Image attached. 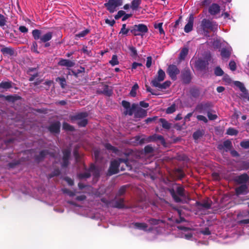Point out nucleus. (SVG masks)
<instances>
[{
    "mask_svg": "<svg viewBox=\"0 0 249 249\" xmlns=\"http://www.w3.org/2000/svg\"><path fill=\"white\" fill-rule=\"evenodd\" d=\"M120 167L121 171H124L126 168L128 170L131 168V165L129 164L127 158H118L112 161L107 171V175L111 176L117 174L119 172V167Z\"/></svg>",
    "mask_w": 249,
    "mask_h": 249,
    "instance_id": "1",
    "label": "nucleus"
},
{
    "mask_svg": "<svg viewBox=\"0 0 249 249\" xmlns=\"http://www.w3.org/2000/svg\"><path fill=\"white\" fill-rule=\"evenodd\" d=\"M171 196L174 201L176 203H180L182 202L181 197L185 198V190L180 184L174 183L171 186L166 188Z\"/></svg>",
    "mask_w": 249,
    "mask_h": 249,
    "instance_id": "2",
    "label": "nucleus"
},
{
    "mask_svg": "<svg viewBox=\"0 0 249 249\" xmlns=\"http://www.w3.org/2000/svg\"><path fill=\"white\" fill-rule=\"evenodd\" d=\"M165 78V72L162 69H160L158 71V74L151 81V84L153 87L158 88L159 89H165L170 86L171 82L167 80L162 84H160V83L163 81Z\"/></svg>",
    "mask_w": 249,
    "mask_h": 249,
    "instance_id": "3",
    "label": "nucleus"
},
{
    "mask_svg": "<svg viewBox=\"0 0 249 249\" xmlns=\"http://www.w3.org/2000/svg\"><path fill=\"white\" fill-rule=\"evenodd\" d=\"M33 38L35 40L39 39V43H45L44 47L45 48L49 47L51 44L50 42H48L53 37V33L51 32H48L46 34L43 35L42 32L38 29H34L32 32Z\"/></svg>",
    "mask_w": 249,
    "mask_h": 249,
    "instance_id": "4",
    "label": "nucleus"
},
{
    "mask_svg": "<svg viewBox=\"0 0 249 249\" xmlns=\"http://www.w3.org/2000/svg\"><path fill=\"white\" fill-rule=\"evenodd\" d=\"M148 29L147 26L144 24H139L134 25L130 28V32L134 36H143L147 33Z\"/></svg>",
    "mask_w": 249,
    "mask_h": 249,
    "instance_id": "5",
    "label": "nucleus"
},
{
    "mask_svg": "<svg viewBox=\"0 0 249 249\" xmlns=\"http://www.w3.org/2000/svg\"><path fill=\"white\" fill-rule=\"evenodd\" d=\"M213 105L211 102H202L198 104L195 107V111L202 114H207L213 108Z\"/></svg>",
    "mask_w": 249,
    "mask_h": 249,
    "instance_id": "6",
    "label": "nucleus"
},
{
    "mask_svg": "<svg viewBox=\"0 0 249 249\" xmlns=\"http://www.w3.org/2000/svg\"><path fill=\"white\" fill-rule=\"evenodd\" d=\"M123 3V0H108L107 2L104 3V6L109 13H113L118 6L122 5Z\"/></svg>",
    "mask_w": 249,
    "mask_h": 249,
    "instance_id": "7",
    "label": "nucleus"
},
{
    "mask_svg": "<svg viewBox=\"0 0 249 249\" xmlns=\"http://www.w3.org/2000/svg\"><path fill=\"white\" fill-rule=\"evenodd\" d=\"M201 26L203 31H205L206 29H209L211 31L215 32L217 29V24L215 22H212L205 18L202 20Z\"/></svg>",
    "mask_w": 249,
    "mask_h": 249,
    "instance_id": "8",
    "label": "nucleus"
},
{
    "mask_svg": "<svg viewBox=\"0 0 249 249\" xmlns=\"http://www.w3.org/2000/svg\"><path fill=\"white\" fill-rule=\"evenodd\" d=\"M166 72L171 79L175 81L177 78V75L180 73V70L176 65L170 64L168 66Z\"/></svg>",
    "mask_w": 249,
    "mask_h": 249,
    "instance_id": "9",
    "label": "nucleus"
},
{
    "mask_svg": "<svg viewBox=\"0 0 249 249\" xmlns=\"http://www.w3.org/2000/svg\"><path fill=\"white\" fill-rule=\"evenodd\" d=\"M63 157L61 167L66 168L70 164L69 160L71 155V151L70 149H65L62 150Z\"/></svg>",
    "mask_w": 249,
    "mask_h": 249,
    "instance_id": "10",
    "label": "nucleus"
},
{
    "mask_svg": "<svg viewBox=\"0 0 249 249\" xmlns=\"http://www.w3.org/2000/svg\"><path fill=\"white\" fill-rule=\"evenodd\" d=\"M210 59L211 56H209L206 60L199 59L196 62V68L201 71L205 70L209 65Z\"/></svg>",
    "mask_w": 249,
    "mask_h": 249,
    "instance_id": "11",
    "label": "nucleus"
},
{
    "mask_svg": "<svg viewBox=\"0 0 249 249\" xmlns=\"http://www.w3.org/2000/svg\"><path fill=\"white\" fill-rule=\"evenodd\" d=\"M181 78L183 83L188 84L190 83L192 76L190 70L188 68H185L182 71Z\"/></svg>",
    "mask_w": 249,
    "mask_h": 249,
    "instance_id": "12",
    "label": "nucleus"
},
{
    "mask_svg": "<svg viewBox=\"0 0 249 249\" xmlns=\"http://www.w3.org/2000/svg\"><path fill=\"white\" fill-rule=\"evenodd\" d=\"M212 202L211 200L203 201L201 202L200 201H196L195 206L197 207L199 210H201L202 208L205 209H209L211 208Z\"/></svg>",
    "mask_w": 249,
    "mask_h": 249,
    "instance_id": "13",
    "label": "nucleus"
},
{
    "mask_svg": "<svg viewBox=\"0 0 249 249\" xmlns=\"http://www.w3.org/2000/svg\"><path fill=\"white\" fill-rule=\"evenodd\" d=\"M112 203L111 204V208H117L119 209H124L125 208L124 203V199L123 198H120L118 199L115 200H112Z\"/></svg>",
    "mask_w": 249,
    "mask_h": 249,
    "instance_id": "14",
    "label": "nucleus"
},
{
    "mask_svg": "<svg viewBox=\"0 0 249 249\" xmlns=\"http://www.w3.org/2000/svg\"><path fill=\"white\" fill-rule=\"evenodd\" d=\"M49 154L50 152L48 150H42L38 154L35 156V160L37 162H40L43 161L46 156Z\"/></svg>",
    "mask_w": 249,
    "mask_h": 249,
    "instance_id": "15",
    "label": "nucleus"
},
{
    "mask_svg": "<svg viewBox=\"0 0 249 249\" xmlns=\"http://www.w3.org/2000/svg\"><path fill=\"white\" fill-rule=\"evenodd\" d=\"M194 17L192 14L189 15L188 22L184 27V32L186 33L190 32L193 30Z\"/></svg>",
    "mask_w": 249,
    "mask_h": 249,
    "instance_id": "16",
    "label": "nucleus"
},
{
    "mask_svg": "<svg viewBox=\"0 0 249 249\" xmlns=\"http://www.w3.org/2000/svg\"><path fill=\"white\" fill-rule=\"evenodd\" d=\"M159 141L161 144L164 145L166 144L164 137L160 135L154 134L148 137V142H156Z\"/></svg>",
    "mask_w": 249,
    "mask_h": 249,
    "instance_id": "17",
    "label": "nucleus"
},
{
    "mask_svg": "<svg viewBox=\"0 0 249 249\" xmlns=\"http://www.w3.org/2000/svg\"><path fill=\"white\" fill-rule=\"evenodd\" d=\"M75 64L74 61L69 59L61 58L58 63V65L60 66H65L69 69V68L73 67Z\"/></svg>",
    "mask_w": 249,
    "mask_h": 249,
    "instance_id": "18",
    "label": "nucleus"
},
{
    "mask_svg": "<svg viewBox=\"0 0 249 249\" xmlns=\"http://www.w3.org/2000/svg\"><path fill=\"white\" fill-rule=\"evenodd\" d=\"M2 48L0 50L1 53L4 56H13L15 54V50L11 47H5L1 46Z\"/></svg>",
    "mask_w": 249,
    "mask_h": 249,
    "instance_id": "19",
    "label": "nucleus"
},
{
    "mask_svg": "<svg viewBox=\"0 0 249 249\" xmlns=\"http://www.w3.org/2000/svg\"><path fill=\"white\" fill-rule=\"evenodd\" d=\"M60 123L58 121L50 124L48 127V130L52 133L58 134L60 132Z\"/></svg>",
    "mask_w": 249,
    "mask_h": 249,
    "instance_id": "20",
    "label": "nucleus"
},
{
    "mask_svg": "<svg viewBox=\"0 0 249 249\" xmlns=\"http://www.w3.org/2000/svg\"><path fill=\"white\" fill-rule=\"evenodd\" d=\"M232 143L230 140H227L225 141L223 144H219L217 146V148L222 150L224 149H225V151L227 152L228 151L231 150L232 148Z\"/></svg>",
    "mask_w": 249,
    "mask_h": 249,
    "instance_id": "21",
    "label": "nucleus"
},
{
    "mask_svg": "<svg viewBox=\"0 0 249 249\" xmlns=\"http://www.w3.org/2000/svg\"><path fill=\"white\" fill-rule=\"evenodd\" d=\"M249 180V176L246 173H244L236 177L235 181L238 184L246 183Z\"/></svg>",
    "mask_w": 249,
    "mask_h": 249,
    "instance_id": "22",
    "label": "nucleus"
},
{
    "mask_svg": "<svg viewBox=\"0 0 249 249\" xmlns=\"http://www.w3.org/2000/svg\"><path fill=\"white\" fill-rule=\"evenodd\" d=\"M209 13L211 15H215L220 11V7L217 3H213L209 8Z\"/></svg>",
    "mask_w": 249,
    "mask_h": 249,
    "instance_id": "23",
    "label": "nucleus"
},
{
    "mask_svg": "<svg viewBox=\"0 0 249 249\" xmlns=\"http://www.w3.org/2000/svg\"><path fill=\"white\" fill-rule=\"evenodd\" d=\"M88 116V113L86 112H80L74 115L71 116L70 118L71 121L81 120L86 118Z\"/></svg>",
    "mask_w": 249,
    "mask_h": 249,
    "instance_id": "24",
    "label": "nucleus"
},
{
    "mask_svg": "<svg viewBox=\"0 0 249 249\" xmlns=\"http://www.w3.org/2000/svg\"><path fill=\"white\" fill-rule=\"evenodd\" d=\"M89 171L92 173L94 178H98L100 177V170L94 164H92L90 165Z\"/></svg>",
    "mask_w": 249,
    "mask_h": 249,
    "instance_id": "25",
    "label": "nucleus"
},
{
    "mask_svg": "<svg viewBox=\"0 0 249 249\" xmlns=\"http://www.w3.org/2000/svg\"><path fill=\"white\" fill-rule=\"evenodd\" d=\"M147 115V111L142 108H139L134 113V117L135 118H143Z\"/></svg>",
    "mask_w": 249,
    "mask_h": 249,
    "instance_id": "26",
    "label": "nucleus"
},
{
    "mask_svg": "<svg viewBox=\"0 0 249 249\" xmlns=\"http://www.w3.org/2000/svg\"><path fill=\"white\" fill-rule=\"evenodd\" d=\"M231 50L223 48L221 50V55L223 59H229L231 55Z\"/></svg>",
    "mask_w": 249,
    "mask_h": 249,
    "instance_id": "27",
    "label": "nucleus"
},
{
    "mask_svg": "<svg viewBox=\"0 0 249 249\" xmlns=\"http://www.w3.org/2000/svg\"><path fill=\"white\" fill-rule=\"evenodd\" d=\"M247 189V185L245 184H244L236 188L235 189V192L237 195H242L246 192Z\"/></svg>",
    "mask_w": 249,
    "mask_h": 249,
    "instance_id": "28",
    "label": "nucleus"
},
{
    "mask_svg": "<svg viewBox=\"0 0 249 249\" xmlns=\"http://www.w3.org/2000/svg\"><path fill=\"white\" fill-rule=\"evenodd\" d=\"M190 93L192 97L196 99L198 98L200 94V90L197 88H191L190 90Z\"/></svg>",
    "mask_w": 249,
    "mask_h": 249,
    "instance_id": "29",
    "label": "nucleus"
},
{
    "mask_svg": "<svg viewBox=\"0 0 249 249\" xmlns=\"http://www.w3.org/2000/svg\"><path fill=\"white\" fill-rule=\"evenodd\" d=\"M189 50L187 47H183L179 54L178 58L179 60H184L188 53Z\"/></svg>",
    "mask_w": 249,
    "mask_h": 249,
    "instance_id": "30",
    "label": "nucleus"
},
{
    "mask_svg": "<svg viewBox=\"0 0 249 249\" xmlns=\"http://www.w3.org/2000/svg\"><path fill=\"white\" fill-rule=\"evenodd\" d=\"M135 142L138 144L142 145L145 142H148V137L147 138H143L142 137L140 136H137L135 137Z\"/></svg>",
    "mask_w": 249,
    "mask_h": 249,
    "instance_id": "31",
    "label": "nucleus"
},
{
    "mask_svg": "<svg viewBox=\"0 0 249 249\" xmlns=\"http://www.w3.org/2000/svg\"><path fill=\"white\" fill-rule=\"evenodd\" d=\"M159 122L161 123L162 127L166 129H169L171 127V124L164 118H160Z\"/></svg>",
    "mask_w": 249,
    "mask_h": 249,
    "instance_id": "32",
    "label": "nucleus"
},
{
    "mask_svg": "<svg viewBox=\"0 0 249 249\" xmlns=\"http://www.w3.org/2000/svg\"><path fill=\"white\" fill-rule=\"evenodd\" d=\"M134 226L135 228H138L139 229L142 230L144 231H147V228L148 227L147 225L145 223H139V222H135L134 223Z\"/></svg>",
    "mask_w": 249,
    "mask_h": 249,
    "instance_id": "33",
    "label": "nucleus"
},
{
    "mask_svg": "<svg viewBox=\"0 0 249 249\" xmlns=\"http://www.w3.org/2000/svg\"><path fill=\"white\" fill-rule=\"evenodd\" d=\"M204 134V131L203 130H197L193 133V137L194 140H197L202 137Z\"/></svg>",
    "mask_w": 249,
    "mask_h": 249,
    "instance_id": "34",
    "label": "nucleus"
},
{
    "mask_svg": "<svg viewBox=\"0 0 249 249\" xmlns=\"http://www.w3.org/2000/svg\"><path fill=\"white\" fill-rule=\"evenodd\" d=\"M142 3V0H133L131 2L130 8L133 10H137Z\"/></svg>",
    "mask_w": 249,
    "mask_h": 249,
    "instance_id": "35",
    "label": "nucleus"
},
{
    "mask_svg": "<svg viewBox=\"0 0 249 249\" xmlns=\"http://www.w3.org/2000/svg\"><path fill=\"white\" fill-rule=\"evenodd\" d=\"M105 148L109 151H111L113 153L115 154H118L119 152L118 149L115 147L112 146L110 143H107L105 144Z\"/></svg>",
    "mask_w": 249,
    "mask_h": 249,
    "instance_id": "36",
    "label": "nucleus"
},
{
    "mask_svg": "<svg viewBox=\"0 0 249 249\" xmlns=\"http://www.w3.org/2000/svg\"><path fill=\"white\" fill-rule=\"evenodd\" d=\"M20 99V97L17 95H7L5 96V100L12 103H14Z\"/></svg>",
    "mask_w": 249,
    "mask_h": 249,
    "instance_id": "37",
    "label": "nucleus"
},
{
    "mask_svg": "<svg viewBox=\"0 0 249 249\" xmlns=\"http://www.w3.org/2000/svg\"><path fill=\"white\" fill-rule=\"evenodd\" d=\"M137 105L135 104H133L132 105L131 107H130L129 108L126 109V110L124 112V114L125 115L128 114L129 116L132 115L134 113V110H136L137 108Z\"/></svg>",
    "mask_w": 249,
    "mask_h": 249,
    "instance_id": "38",
    "label": "nucleus"
},
{
    "mask_svg": "<svg viewBox=\"0 0 249 249\" xmlns=\"http://www.w3.org/2000/svg\"><path fill=\"white\" fill-rule=\"evenodd\" d=\"M128 48L130 51V56L133 58L136 57L138 55V53L136 48L132 45H129Z\"/></svg>",
    "mask_w": 249,
    "mask_h": 249,
    "instance_id": "39",
    "label": "nucleus"
},
{
    "mask_svg": "<svg viewBox=\"0 0 249 249\" xmlns=\"http://www.w3.org/2000/svg\"><path fill=\"white\" fill-rule=\"evenodd\" d=\"M12 82L2 81L0 83V88L7 89L12 88Z\"/></svg>",
    "mask_w": 249,
    "mask_h": 249,
    "instance_id": "40",
    "label": "nucleus"
},
{
    "mask_svg": "<svg viewBox=\"0 0 249 249\" xmlns=\"http://www.w3.org/2000/svg\"><path fill=\"white\" fill-rule=\"evenodd\" d=\"M90 32V30L89 29H86L84 31H82L77 34L75 35V39H77V38H81L85 36Z\"/></svg>",
    "mask_w": 249,
    "mask_h": 249,
    "instance_id": "41",
    "label": "nucleus"
},
{
    "mask_svg": "<svg viewBox=\"0 0 249 249\" xmlns=\"http://www.w3.org/2000/svg\"><path fill=\"white\" fill-rule=\"evenodd\" d=\"M126 192V186H122L120 187L118 192L116 193L115 199L118 197L121 196L125 194Z\"/></svg>",
    "mask_w": 249,
    "mask_h": 249,
    "instance_id": "42",
    "label": "nucleus"
},
{
    "mask_svg": "<svg viewBox=\"0 0 249 249\" xmlns=\"http://www.w3.org/2000/svg\"><path fill=\"white\" fill-rule=\"evenodd\" d=\"M63 129L66 131H74V127L66 122H64L62 124Z\"/></svg>",
    "mask_w": 249,
    "mask_h": 249,
    "instance_id": "43",
    "label": "nucleus"
},
{
    "mask_svg": "<svg viewBox=\"0 0 249 249\" xmlns=\"http://www.w3.org/2000/svg\"><path fill=\"white\" fill-rule=\"evenodd\" d=\"M60 174V171L58 168L55 169L51 174L47 176L48 179H51L54 177L58 176Z\"/></svg>",
    "mask_w": 249,
    "mask_h": 249,
    "instance_id": "44",
    "label": "nucleus"
},
{
    "mask_svg": "<svg viewBox=\"0 0 249 249\" xmlns=\"http://www.w3.org/2000/svg\"><path fill=\"white\" fill-rule=\"evenodd\" d=\"M56 81L59 83L61 87L64 89L66 86V80L64 77H58L56 79Z\"/></svg>",
    "mask_w": 249,
    "mask_h": 249,
    "instance_id": "45",
    "label": "nucleus"
},
{
    "mask_svg": "<svg viewBox=\"0 0 249 249\" xmlns=\"http://www.w3.org/2000/svg\"><path fill=\"white\" fill-rule=\"evenodd\" d=\"M138 88L139 86L137 83L135 84L133 86L129 93L131 96L135 97L136 96V90L138 89Z\"/></svg>",
    "mask_w": 249,
    "mask_h": 249,
    "instance_id": "46",
    "label": "nucleus"
},
{
    "mask_svg": "<svg viewBox=\"0 0 249 249\" xmlns=\"http://www.w3.org/2000/svg\"><path fill=\"white\" fill-rule=\"evenodd\" d=\"M234 84L236 86L239 88L240 91H242V92L245 93V92L247 91V89L245 87L244 84L241 82L235 81Z\"/></svg>",
    "mask_w": 249,
    "mask_h": 249,
    "instance_id": "47",
    "label": "nucleus"
},
{
    "mask_svg": "<svg viewBox=\"0 0 249 249\" xmlns=\"http://www.w3.org/2000/svg\"><path fill=\"white\" fill-rule=\"evenodd\" d=\"M91 176L90 172L89 171L83 173H80L78 175V177L79 179L88 178Z\"/></svg>",
    "mask_w": 249,
    "mask_h": 249,
    "instance_id": "48",
    "label": "nucleus"
},
{
    "mask_svg": "<svg viewBox=\"0 0 249 249\" xmlns=\"http://www.w3.org/2000/svg\"><path fill=\"white\" fill-rule=\"evenodd\" d=\"M214 112L213 108L211 110L209 111L207 113V116L210 120H215L217 118V115L215 114H213L212 112Z\"/></svg>",
    "mask_w": 249,
    "mask_h": 249,
    "instance_id": "49",
    "label": "nucleus"
},
{
    "mask_svg": "<svg viewBox=\"0 0 249 249\" xmlns=\"http://www.w3.org/2000/svg\"><path fill=\"white\" fill-rule=\"evenodd\" d=\"M85 71V68L80 67V69L77 70L76 71L71 70V72L72 74L75 76V77H77L79 73L84 72Z\"/></svg>",
    "mask_w": 249,
    "mask_h": 249,
    "instance_id": "50",
    "label": "nucleus"
},
{
    "mask_svg": "<svg viewBox=\"0 0 249 249\" xmlns=\"http://www.w3.org/2000/svg\"><path fill=\"white\" fill-rule=\"evenodd\" d=\"M102 92L108 96H110L112 94V90L109 89V87L107 85H105Z\"/></svg>",
    "mask_w": 249,
    "mask_h": 249,
    "instance_id": "51",
    "label": "nucleus"
},
{
    "mask_svg": "<svg viewBox=\"0 0 249 249\" xmlns=\"http://www.w3.org/2000/svg\"><path fill=\"white\" fill-rule=\"evenodd\" d=\"M162 24L163 23L160 22L158 24H154V28L155 29H158L159 30V33L160 35H164L165 33L164 31L162 28Z\"/></svg>",
    "mask_w": 249,
    "mask_h": 249,
    "instance_id": "52",
    "label": "nucleus"
},
{
    "mask_svg": "<svg viewBox=\"0 0 249 249\" xmlns=\"http://www.w3.org/2000/svg\"><path fill=\"white\" fill-rule=\"evenodd\" d=\"M148 222L152 225H157L160 223H163V221L155 218H150L148 220Z\"/></svg>",
    "mask_w": 249,
    "mask_h": 249,
    "instance_id": "53",
    "label": "nucleus"
},
{
    "mask_svg": "<svg viewBox=\"0 0 249 249\" xmlns=\"http://www.w3.org/2000/svg\"><path fill=\"white\" fill-rule=\"evenodd\" d=\"M6 18L2 14H0V27L4 29V26L6 25Z\"/></svg>",
    "mask_w": 249,
    "mask_h": 249,
    "instance_id": "54",
    "label": "nucleus"
},
{
    "mask_svg": "<svg viewBox=\"0 0 249 249\" xmlns=\"http://www.w3.org/2000/svg\"><path fill=\"white\" fill-rule=\"evenodd\" d=\"M109 63L113 66L119 64V61L116 55H113L111 59L109 61Z\"/></svg>",
    "mask_w": 249,
    "mask_h": 249,
    "instance_id": "55",
    "label": "nucleus"
},
{
    "mask_svg": "<svg viewBox=\"0 0 249 249\" xmlns=\"http://www.w3.org/2000/svg\"><path fill=\"white\" fill-rule=\"evenodd\" d=\"M214 73L216 76H219L223 75L224 71L220 67L217 66L214 69Z\"/></svg>",
    "mask_w": 249,
    "mask_h": 249,
    "instance_id": "56",
    "label": "nucleus"
},
{
    "mask_svg": "<svg viewBox=\"0 0 249 249\" xmlns=\"http://www.w3.org/2000/svg\"><path fill=\"white\" fill-rule=\"evenodd\" d=\"M101 201L103 203L105 204V207L107 208H109L111 207V204L112 203V201L111 200H108L105 197H103L101 198Z\"/></svg>",
    "mask_w": 249,
    "mask_h": 249,
    "instance_id": "57",
    "label": "nucleus"
},
{
    "mask_svg": "<svg viewBox=\"0 0 249 249\" xmlns=\"http://www.w3.org/2000/svg\"><path fill=\"white\" fill-rule=\"evenodd\" d=\"M238 133V132L237 130L233 128H231V127L227 129V134L229 135H231V136L237 135Z\"/></svg>",
    "mask_w": 249,
    "mask_h": 249,
    "instance_id": "58",
    "label": "nucleus"
},
{
    "mask_svg": "<svg viewBox=\"0 0 249 249\" xmlns=\"http://www.w3.org/2000/svg\"><path fill=\"white\" fill-rule=\"evenodd\" d=\"M37 43L36 41H34L32 43V45L31 48V50L32 52L38 54L39 53V52L37 50Z\"/></svg>",
    "mask_w": 249,
    "mask_h": 249,
    "instance_id": "59",
    "label": "nucleus"
},
{
    "mask_svg": "<svg viewBox=\"0 0 249 249\" xmlns=\"http://www.w3.org/2000/svg\"><path fill=\"white\" fill-rule=\"evenodd\" d=\"M88 121L86 118L83 120H80L78 122L77 124H78V126L80 127H85L88 124Z\"/></svg>",
    "mask_w": 249,
    "mask_h": 249,
    "instance_id": "60",
    "label": "nucleus"
},
{
    "mask_svg": "<svg viewBox=\"0 0 249 249\" xmlns=\"http://www.w3.org/2000/svg\"><path fill=\"white\" fill-rule=\"evenodd\" d=\"M153 151V148L150 145H146L144 148V152L145 154L151 153Z\"/></svg>",
    "mask_w": 249,
    "mask_h": 249,
    "instance_id": "61",
    "label": "nucleus"
},
{
    "mask_svg": "<svg viewBox=\"0 0 249 249\" xmlns=\"http://www.w3.org/2000/svg\"><path fill=\"white\" fill-rule=\"evenodd\" d=\"M176 111V107L175 104L171 105L170 107H168L166 110V113L167 114H171L174 112Z\"/></svg>",
    "mask_w": 249,
    "mask_h": 249,
    "instance_id": "62",
    "label": "nucleus"
},
{
    "mask_svg": "<svg viewBox=\"0 0 249 249\" xmlns=\"http://www.w3.org/2000/svg\"><path fill=\"white\" fill-rule=\"evenodd\" d=\"M240 146L245 149L249 148V140L242 141L240 142Z\"/></svg>",
    "mask_w": 249,
    "mask_h": 249,
    "instance_id": "63",
    "label": "nucleus"
},
{
    "mask_svg": "<svg viewBox=\"0 0 249 249\" xmlns=\"http://www.w3.org/2000/svg\"><path fill=\"white\" fill-rule=\"evenodd\" d=\"M62 191L64 193L68 194L70 196H73L75 195L74 192L71 191L68 189H63Z\"/></svg>",
    "mask_w": 249,
    "mask_h": 249,
    "instance_id": "64",
    "label": "nucleus"
}]
</instances>
